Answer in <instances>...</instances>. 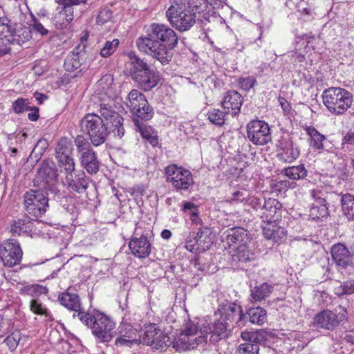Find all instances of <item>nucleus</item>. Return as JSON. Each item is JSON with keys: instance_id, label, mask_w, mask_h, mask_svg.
<instances>
[{"instance_id": "1", "label": "nucleus", "mask_w": 354, "mask_h": 354, "mask_svg": "<svg viewBox=\"0 0 354 354\" xmlns=\"http://www.w3.org/2000/svg\"><path fill=\"white\" fill-rule=\"evenodd\" d=\"M178 41L173 29L165 24H152L147 28L145 36L138 38L136 45L140 52L165 64L171 61L170 50L176 46Z\"/></svg>"}, {"instance_id": "2", "label": "nucleus", "mask_w": 354, "mask_h": 354, "mask_svg": "<svg viewBox=\"0 0 354 354\" xmlns=\"http://www.w3.org/2000/svg\"><path fill=\"white\" fill-rule=\"evenodd\" d=\"M128 57L127 74L140 89L147 92L158 86L160 76L157 71L133 52L128 53Z\"/></svg>"}, {"instance_id": "3", "label": "nucleus", "mask_w": 354, "mask_h": 354, "mask_svg": "<svg viewBox=\"0 0 354 354\" xmlns=\"http://www.w3.org/2000/svg\"><path fill=\"white\" fill-rule=\"evenodd\" d=\"M191 4L190 0H180L166 12L168 21L180 32L189 30L196 22V12Z\"/></svg>"}, {"instance_id": "4", "label": "nucleus", "mask_w": 354, "mask_h": 354, "mask_svg": "<svg viewBox=\"0 0 354 354\" xmlns=\"http://www.w3.org/2000/svg\"><path fill=\"white\" fill-rule=\"evenodd\" d=\"M77 316L83 324L91 328L92 334L100 342H109L112 339L115 323L109 317L98 312L95 314L82 312Z\"/></svg>"}, {"instance_id": "5", "label": "nucleus", "mask_w": 354, "mask_h": 354, "mask_svg": "<svg viewBox=\"0 0 354 354\" xmlns=\"http://www.w3.org/2000/svg\"><path fill=\"white\" fill-rule=\"evenodd\" d=\"M323 103L327 109L336 115H340L351 106L353 95L340 87H330L322 93Z\"/></svg>"}, {"instance_id": "6", "label": "nucleus", "mask_w": 354, "mask_h": 354, "mask_svg": "<svg viewBox=\"0 0 354 354\" xmlns=\"http://www.w3.org/2000/svg\"><path fill=\"white\" fill-rule=\"evenodd\" d=\"M80 124L95 147L104 143L108 135L112 133L103 119L95 113L86 114L81 120Z\"/></svg>"}, {"instance_id": "7", "label": "nucleus", "mask_w": 354, "mask_h": 354, "mask_svg": "<svg viewBox=\"0 0 354 354\" xmlns=\"http://www.w3.org/2000/svg\"><path fill=\"white\" fill-rule=\"evenodd\" d=\"M114 102L109 100L108 102L100 101L97 105L100 117L109 126L111 132L115 138H122L124 135V118L115 110L113 106Z\"/></svg>"}, {"instance_id": "8", "label": "nucleus", "mask_w": 354, "mask_h": 354, "mask_svg": "<svg viewBox=\"0 0 354 354\" xmlns=\"http://www.w3.org/2000/svg\"><path fill=\"white\" fill-rule=\"evenodd\" d=\"M51 194L44 190H30L24 196V204L26 212L32 217L44 215L48 207L49 196Z\"/></svg>"}, {"instance_id": "9", "label": "nucleus", "mask_w": 354, "mask_h": 354, "mask_svg": "<svg viewBox=\"0 0 354 354\" xmlns=\"http://www.w3.org/2000/svg\"><path fill=\"white\" fill-rule=\"evenodd\" d=\"M207 335L202 334L198 330V327L192 324H187L174 341H171L173 347L178 351H184L196 348L199 344L207 341Z\"/></svg>"}, {"instance_id": "10", "label": "nucleus", "mask_w": 354, "mask_h": 354, "mask_svg": "<svg viewBox=\"0 0 354 354\" xmlns=\"http://www.w3.org/2000/svg\"><path fill=\"white\" fill-rule=\"evenodd\" d=\"M57 171L53 162L42 161L37 170L35 181L40 186V189L50 192L55 197L60 195V192L56 184L57 181Z\"/></svg>"}, {"instance_id": "11", "label": "nucleus", "mask_w": 354, "mask_h": 354, "mask_svg": "<svg viewBox=\"0 0 354 354\" xmlns=\"http://www.w3.org/2000/svg\"><path fill=\"white\" fill-rule=\"evenodd\" d=\"M165 173L167 182L171 183L177 192L187 191L194 185L191 171L183 167L169 165L165 167Z\"/></svg>"}, {"instance_id": "12", "label": "nucleus", "mask_w": 354, "mask_h": 354, "mask_svg": "<svg viewBox=\"0 0 354 354\" xmlns=\"http://www.w3.org/2000/svg\"><path fill=\"white\" fill-rule=\"evenodd\" d=\"M151 232V230H143L140 224H136L133 235L129 243V248L131 253L139 259L147 257L151 250V244L148 236Z\"/></svg>"}, {"instance_id": "13", "label": "nucleus", "mask_w": 354, "mask_h": 354, "mask_svg": "<svg viewBox=\"0 0 354 354\" xmlns=\"http://www.w3.org/2000/svg\"><path fill=\"white\" fill-rule=\"evenodd\" d=\"M346 316L347 311L342 306H339L333 311L324 310L314 317L313 325L317 328L333 330L341 322L346 319Z\"/></svg>"}, {"instance_id": "14", "label": "nucleus", "mask_w": 354, "mask_h": 354, "mask_svg": "<svg viewBox=\"0 0 354 354\" xmlns=\"http://www.w3.org/2000/svg\"><path fill=\"white\" fill-rule=\"evenodd\" d=\"M330 254L339 272L347 275L354 272V254L345 245L334 244L330 248Z\"/></svg>"}, {"instance_id": "15", "label": "nucleus", "mask_w": 354, "mask_h": 354, "mask_svg": "<svg viewBox=\"0 0 354 354\" xmlns=\"http://www.w3.org/2000/svg\"><path fill=\"white\" fill-rule=\"evenodd\" d=\"M21 42L24 41L17 35L16 28L12 24L11 20L7 17H0V56L8 53L11 50V45H21Z\"/></svg>"}, {"instance_id": "16", "label": "nucleus", "mask_w": 354, "mask_h": 354, "mask_svg": "<svg viewBox=\"0 0 354 354\" xmlns=\"http://www.w3.org/2000/svg\"><path fill=\"white\" fill-rule=\"evenodd\" d=\"M142 342L156 349H164L170 346V337L162 333L156 324H149L143 328Z\"/></svg>"}, {"instance_id": "17", "label": "nucleus", "mask_w": 354, "mask_h": 354, "mask_svg": "<svg viewBox=\"0 0 354 354\" xmlns=\"http://www.w3.org/2000/svg\"><path fill=\"white\" fill-rule=\"evenodd\" d=\"M247 136L254 145H264L271 141L269 125L261 120H252L247 125Z\"/></svg>"}, {"instance_id": "18", "label": "nucleus", "mask_w": 354, "mask_h": 354, "mask_svg": "<svg viewBox=\"0 0 354 354\" xmlns=\"http://www.w3.org/2000/svg\"><path fill=\"white\" fill-rule=\"evenodd\" d=\"M22 255L21 247L16 241L7 240L0 245V258L4 266L11 268L19 264Z\"/></svg>"}, {"instance_id": "19", "label": "nucleus", "mask_w": 354, "mask_h": 354, "mask_svg": "<svg viewBox=\"0 0 354 354\" xmlns=\"http://www.w3.org/2000/svg\"><path fill=\"white\" fill-rule=\"evenodd\" d=\"M86 41L82 37L81 43L66 57L64 64L66 71L73 72L77 69L82 70V66L83 68L86 67L88 58V55L86 52Z\"/></svg>"}, {"instance_id": "20", "label": "nucleus", "mask_w": 354, "mask_h": 354, "mask_svg": "<svg viewBox=\"0 0 354 354\" xmlns=\"http://www.w3.org/2000/svg\"><path fill=\"white\" fill-rule=\"evenodd\" d=\"M233 324L225 322L223 319H219L212 324L203 326L200 328V333L202 334L210 335L209 341L218 342L221 339L227 338L230 335Z\"/></svg>"}, {"instance_id": "21", "label": "nucleus", "mask_w": 354, "mask_h": 354, "mask_svg": "<svg viewBox=\"0 0 354 354\" xmlns=\"http://www.w3.org/2000/svg\"><path fill=\"white\" fill-rule=\"evenodd\" d=\"M310 196L315 200V202L310 209L309 216L313 220L327 218L329 215V210L325 193L319 189H313L310 191Z\"/></svg>"}, {"instance_id": "22", "label": "nucleus", "mask_w": 354, "mask_h": 354, "mask_svg": "<svg viewBox=\"0 0 354 354\" xmlns=\"http://www.w3.org/2000/svg\"><path fill=\"white\" fill-rule=\"evenodd\" d=\"M279 159L285 163H292L297 159L300 155V150L290 138L283 139L279 141Z\"/></svg>"}, {"instance_id": "23", "label": "nucleus", "mask_w": 354, "mask_h": 354, "mask_svg": "<svg viewBox=\"0 0 354 354\" xmlns=\"http://www.w3.org/2000/svg\"><path fill=\"white\" fill-rule=\"evenodd\" d=\"M243 102L242 95L236 91L231 90L225 93L221 104L226 113L236 116L240 113Z\"/></svg>"}, {"instance_id": "24", "label": "nucleus", "mask_w": 354, "mask_h": 354, "mask_svg": "<svg viewBox=\"0 0 354 354\" xmlns=\"http://www.w3.org/2000/svg\"><path fill=\"white\" fill-rule=\"evenodd\" d=\"M220 310L223 319L230 324L236 322V324L240 326L242 322L245 321V316L243 313L241 306L235 303L223 304Z\"/></svg>"}, {"instance_id": "25", "label": "nucleus", "mask_w": 354, "mask_h": 354, "mask_svg": "<svg viewBox=\"0 0 354 354\" xmlns=\"http://www.w3.org/2000/svg\"><path fill=\"white\" fill-rule=\"evenodd\" d=\"M281 207V204L277 199L269 198L264 200L261 213L263 221L268 223L275 222L278 219Z\"/></svg>"}, {"instance_id": "26", "label": "nucleus", "mask_w": 354, "mask_h": 354, "mask_svg": "<svg viewBox=\"0 0 354 354\" xmlns=\"http://www.w3.org/2000/svg\"><path fill=\"white\" fill-rule=\"evenodd\" d=\"M66 182L68 187L73 192L78 194H83L86 192L88 187L90 178L84 171L80 172L75 176L73 173L66 174Z\"/></svg>"}, {"instance_id": "27", "label": "nucleus", "mask_w": 354, "mask_h": 354, "mask_svg": "<svg viewBox=\"0 0 354 354\" xmlns=\"http://www.w3.org/2000/svg\"><path fill=\"white\" fill-rule=\"evenodd\" d=\"M226 233L225 239L230 248H234L239 245L247 244L249 241L248 232L243 227L230 228L226 231Z\"/></svg>"}, {"instance_id": "28", "label": "nucleus", "mask_w": 354, "mask_h": 354, "mask_svg": "<svg viewBox=\"0 0 354 354\" xmlns=\"http://www.w3.org/2000/svg\"><path fill=\"white\" fill-rule=\"evenodd\" d=\"M87 0H59V3L63 5L62 10L59 13V19L62 20L60 23V28H65L74 18L73 6L80 3H86Z\"/></svg>"}, {"instance_id": "29", "label": "nucleus", "mask_w": 354, "mask_h": 354, "mask_svg": "<svg viewBox=\"0 0 354 354\" xmlns=\"http://www.w3.org/2000/svg\"><path fill=\"white\" fill-rule=\"evenodd\" d=\"M81 166L89 174H95L99 171L100 162L93 150L78 156Z\"/></svg>"}, {"instance_id": "30", "label": "nucleus", "mask_w": 354, "mask_h": 354, "mask_svg": "<svg viewBox=\"0 0 354 354\" xmlns=\"http://www.w3.org/2000/svg\"><path fill=\"white\" fill-rule=\"evenodd\" d=\"M58 301L68 310L78 312V314L82 312L80 299L76 293H71L68 290L64 291L59 295Z\"/></svg>"}, {"instance_id": "31", "label": "nucleus", "mask_w": 354, "mask_h": 354, "mask_svg": "<svg viewBox=\"0 0 354 354\" xmlns=\"http://www.w3.org/2000/svg\"><path fill=\"white\" fill-rule=\"evenodd\" d=\"M253 256L254 254L249 249L248 244L239 245L231 252L232 261L237 266L251 261L253 259Z\"/></svg>"}, {"instance_id": "32", "label": "nucleus", "mask_w": 354, "mask_h": 354, "mask_svg": "<svg viewBox=\"0 0 354 354\" xmlns=\"http://www.w3.org/2000/svg\"><path fill=\"white\" fill-rule=\"evenodd\" d=\"M133 122L143 139L148 141L152 147L158 146L159 140L157 132L151 126L145 124L138 118L134 119Z\"/></svg>"}, {"instance_id": "33", "label": "nucleus", "mask_w": 354, "mask_h": 354, "mask_svg": "<svg viewBox=\"0 0 354 354\" xmlns=\"http://www.w3.org/2000/svg\"><path fill=\"white\" fill-rule=\"evenodd\" d=\"M147 100L145 95L138 89L131 90L126 98V104L130 112L138 111L140 105L147 106Z\"/></svg>"}, {"instance_id": "34", "label": "nucleus", "mask_w": 354, "mask_h": 354, "mask_svg": "<svg viewBox=\"0 0 354 354\" xmlns=\"http://www.w3.org/2000/svg\"><path fill=\"white\" fill-rule=\"evenodd\" d=\"M340 203L344 216L348 221L354 222V194H342Z\"/></svg>"}, {"instance_id": "35", "label": "nucleus", "mask_w": 354, "mask_h": 354, "mask_svg": "<svg viewBox=\"0 0 354 354\" xmlns=\"http://www.w3.org/2000/svg\"><path fill=\"white\" fill-rule=\"evenodd\" d=\"M244 316L245 320L248 319L250 323L259 326H262L267 320V312L261 307L250 308Z\"/></svg>"}, {"instance_id": "36", "label": "nucleus", "mask_w": 354, "mask_h": 354, "mask_svg": "<svg viewBox=\"0 0 354 354\" xmlns=\"http://www.w3.org/2000/svg\"><path fill=\"white\" fill-rule=\"evenodd\" d=\"M306 133L310 136V145L315 149L321 151L326 145V138L320 133L315 128L308 127L306 128Z\"/></svg>"}, {"instance_id": "37", "label": "nucleus", "mask_w": 354, "mask_h": 354, "mask_svg": "<svg viewBox=\"0 0 354 354\" xmlns=\"http://www.w3.org/2000/svg\"><path fill=\"white\" fill-rule=\"evenodd\" d=\"M281 174L292 180H301L307 176L308 171L304 165H299L284 168Z\"/></svg>"}, {"instance_id": "38", "label": "nucleus", "mask_w": 354, "mask_h": 354, "mask_svg": "<svg viewBox=\"0 0 354 354\" xmlns=\"http://www.w3.org/2000/svg\"><path fill=\"white\" fill-rule=\"evenodd\" d=\"M272 290V286L268 283H263L251 290V297L255 301H261L269 297Z\"/></svg>"}, {"instance_id": "39", "label": "nucleus", "mask_w": 354, "mask_h": 354, "mask_svg": "<svg viewBox=\"0 0 354 354\" xmlns=\"http://www.w3.org/2000/svg\"><path fill=\"white\" fill-rule=\"evenodd\" d=\"M72 146L71 143L66 138H60L57 143L55 150V157L64 158L65 156H71L72 153Z\"/></svg>"}, {"instance_id": "40", "label": "nucleus", "mask_w": 354, "mask_h": 354, "mask_svg": "<svg viewBox=\"0 0 354 354\" xmlns=\"http://www.w3.org/2000/svg\"><path fill=\"white\" fill-rule=\"evenodd\" d=\"M227 114L226 111L223 112L220 109H214L209 111L207 115L210 122L216 126H222L225 124V115Z\"/></svg>"}, {"instance_id": "41", "label": "nucleus", "mask_w": 354, "mask_h": 354, "mask_svg": "<svg viewBox=\"0 0 354 354\" xmlns=\"http://www.w3.org/2000/svg\"><path fill=\"white\" fill-rule=\"evenodd\" d=\"M119 335L122 337L131 339L134 341L136 344H138V331L129 324H122L120 326Z\"/></svg>"}, {"instance_id": "42", "label": "nucleus", "mask_w": 354, "mask_h": 354, "mask_svg": "<svg viewBox=\"0 0 354 354\" xmlns=\"http://www.w3.org/2000/svg\"><path fill=\"white\" fill-rule=\"evenodd\" d=\"M138 111H131V113L136 115L138 118H140L144 120H151L154 114L153 109L147 102V106L140 105L137 107Z\"/></svg>"}, {"instance_id": "43", "label": "nucleus", "mask_w": 354, "mask_h": 354, "mask_svg": "<svg viewBox=\"0 0 354 354\" xmlns=\"http://www.w3.org/2000/svg\"><path fill=\"white\" fill-rule=\"evenodd\" d=\"M78 156L93 150L91 143L82 135L76 136L74 140Z\"/></svg>"}, {"instance_id": "44", "label": "nucleus", "mask_w": 354, "mask_h": 354, "mask_svg": "<svg viewBox=\"0 0 354 354\" xmlns=\"http://www.w3.org/2000/svg\"><path fill=\"white\" fill-rule=\"evenodd\" d=\"M12 109L17 114L22 113L30 109V102L28 98L19 97L12 104Z\"/></svg>"}, {"instance_id": "45", "label": "nucleus", "mask_w": 354, "mask_h": 354, "mask_svg": "<svg viewBox=\"0 0 354 354\" xmlns=\"http://www.w3.org/2000/svg\"><path fill=\"white\" fill-rule=\"evenodd\" d=\"M30 310L35 314L44 315L46 317H49V319L51 320L53 319L49 310L37 299L31 300L30 303Z\"/></svg>"}, {"instance_id": "46", "label": "nucleus", "mask_w": 354, "mask_h": 354, "mask_svg": "<svg viewBox=\"0 0 354 354\" xmlns=\"http://www.w3.org/2000/svg\"><path fill=\"white\" fill-rule=\"evenodd\" d=\"M335 293L339 297L354 294V279L348 280L335 288Z\"/></svg>"}, {"instance_id": "47", "label": "nucleus", "mask_w": 354, "mask_h": 354, "mask_svg": "<svg viewBox=\"0 0 354 354\" xmlns=\"http://www.w3.org/2000/svg\"><path fill=\"white\" fill-rule=\"evenodd\" d=\"M57 160L59 166L64 168L66 174H71L75 171V162L71 156H65L64 158H57Z\"/></svg>"}, {"instance_id": "48", "label": "nucleus", "mask_w": 354, "mask_h": 354, "mask_svg": "<svg viewBox=\"0 0 354 354\" xmlns=\"http://www.w3.org/2000/svg\"><path fill=\"white\" fill-rule=\"evenodd\" d=\"M194 11L196 12V21L201 24L202 26H205L207 23L209 22L211 17L209 10L206 9L203 10L201 6L196 5L193 6Z\"/></svg>"}, {"instance_id": "49", "label": "nucleus", "mask_w": 354, "mask_h": 354, "mask_svg": "<svg viewBox=\"0 0 354 354\" xmlns=\"http://www.w3.org/2000/svg\"><path fill=\"white\" fill-rule=\"evenodd\" d=\"M119 45V40L114 39L112 41H106L100 50V55L102 57H108L111 55L117 49Z\"/></svg>"}, {"instance_id": "50", "label": "nucleus", "mask_w": 354, "mask_h": 354, "mask_svg": "<svg viewBox=\"0 0 354 354\" xmlns=\"http://www.w3.org/2000/svg\"><path fill=\"white\" fill-rule=\"evenodd\" d=\"M21 339V333L19 331H15L9 335L3 341L8 349L13 351L17 347Z\"/></svg>"}, {"instance_id": "51", "label": "nucleus", "mask_w": 354, "mask_h": 354, "mask_svg": "<svg viewBox=\"0 0 354 354\" xmlns=\"http://www.w3.org/2000/svg\"><path fill=\"white\" fill-rule=\"evenodd\" d=\"M259 346L257 344L245 342L241 344L238 350L239 354H258Z\"/></svg>"}, {"instance_id": "52", "label": "nucleus", "mask_w": 354, "mask_h": 354, "mask_svg": "<svg viewBox=\"0 0 354 354\" xmlns=\"http://www.w3.org/2000/svg\"><path fill=\"white\" fill-rule=\"evenodd\" d=\"M113 17V12L110 9L102 8L100 10L97 17V23L98 24H104L109 21Z\"/></svg>"}, {"instance_id": "53", "label": "nucleus", "mask_w": 354, "mask_h": 354, "mask_svg": "<svg viewBox=\"0 0 354 354\" xmlns=\"http://www.w3.org/2000/svg\"><path fill=\"white\" fill-rule=\"evenodd\" d=\"M256 80L253 77H241L238 80L239 87L244 91H249L253 87Z\"/></svg>"}, {"instance_id": "54", "label": "nucleus", "mask_w": 354, "mask_h": 354, "mask_svg": "<svg viewBox=\"0 0 354 354\" xmlns=\"http://www.w3.org/2000/svg\"><path fill=\"white\" fill-rule=\"evenodd\" d=\"M26 231L27 226L24 220L18 219L11 225V232L13 234L21 235V233L26 232Z\"/></svg>"}, {"instance_id": "55", "label": "nucleus", "mask_w": 354, "mask_h": 354, "mask_svg": "<svg viewBox=\"0 0 354 354\" xmlns=\"http://www.w3.org/2000/svg\"><path fill=\"white\" fill-rule=\"evenodd\" d=\"M265 199H261L256 196H252L246 199L245 203L251 206L256 211H261L263 207V201Z\"/></svg>"}, {"instance_id": "56", "label": "nucleus", "mask_w": 354, "mask_h": 354, "mask_svg": "<svg viewBox=\"0 0 354 354\" xmlns=\"http://www.w3.org/2000/svg\"><path fill=\"white\" fill-rule=\"evenodd\" d=\"M46 147V143L45 142L41 140L38 141L30 153V158L33 159L34 157L37 158L39 156H41Z\"/></svg>"}, {"instance_id": "57", "label": "nucleus", "mask_w": 354, "mask_h": 354, "mask_svg": "<svg viewBox=\"0 0 354 354\" xmlns=\"http://www.w3.org/2000/svg\"><path fill=\"white\" fill-rule=\"evenodd\" d=\"M24 290L29 295H33L37 293H46L47 292V288L41 285L33 284L25 286Z\"/></svg>"}, {"instance_id": "58", "label": "nucleus", "mask_w": 354, "mask_h": 354, "mask_svg": "<svg viewBox=\"0 0 354 354\" xmlns=\"http://www.w3.org/2000/svg\"><path fill=\"white\" fill-rule=\"evenodd\" d=\"M31 26L34 31L39 33L42 36L46 35L48 33V29L44 28V26L35 18L33 19V22Z\"/></svg>"}, {"instance_id": "59", "label": "nucleus", "mask_w": 354, "mask_h": 354, "mask_svg": "<svg viewBox=\"0 0 354 354\" xmlns=\"http://www.w3.org/2000/svg\"><path fill=\"white\" fill-rule=\"evenodd\" d=\"M267 339V333L263 330H257L254 333L253 343L259 344L264 343Z\"/></svg>"}, {"instance_id": "60", "label": "nucleus", "mask_w": 354, "mask_h": 354, "mask_svg": "<svg viewBox=\"0 0 354 354\" xmlns=\"http://www.w3.org/2000/svg\"><path fill=\"white\" fill-rule=\"evenodd\" d=\"M286 233L283 228L274 226L272 240L274 242H279L286 236Z\"/></svg>"}, {"instance_id": "61", "label": "nucleus", "mask_w": 354, "mask_h": 354, "mask_svg": "<svg viewBox=\"0 0 354 354\" xmlns=\"http://www.w3.org/2000/svg\"><path fill=\"white\" fill-rule=\"evenodd\" d=\"M11 321L0 316V333H6L11 328Z\"/></svg>"}, {"instance_id": "62", "label": "nucleus", "mask_w": 354, "mask_h": 354, "mask_svg": "<svg viewBox=\"0 0 354 354\" xmlns=\"http://www.w3.org/2000/svg\"><path fill=\"white\" fill-rule=\"evenodd\" d=\"M135 343L134 341L129 339L128 338L122 337L119 335V336L115 340V344L118 346H131L132 344Z\"/></svg>"}, {"instance_id": "63", "label": "nucleus", "mask_w": 354, "mask_h": 354, "mask_svg": "<svg viewBox=\"0 0 354 354\" xmlns=\"http://www.w3.org/2000/svg\"><path fill=\"white\" fill-rule=\"evenodd\" d=\"M183 210L184 212L190 211L192 215H197V206L192 202L184 203L183 205Z\"/></svg>"}, {"instance_id": "64", "label": "nucleus", "mask_w": 354, "mask_h": 354, "mask_svg": "<svg viewBox=\"0 0 354 354\" xmlns=\"http://www.w3.org/2000/svg\"><path fill=\"white\" fill-rule=\"evenodd\" d=\"M274 225H271L270 223L268 224L267 226L263 227V234L264 237L266 239L272 240V235L274 233Z\"/></svg>"}]
</instances>
